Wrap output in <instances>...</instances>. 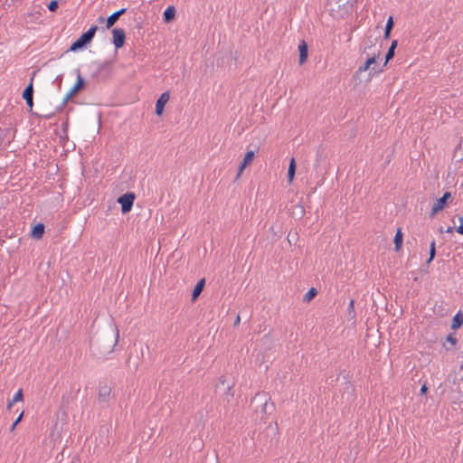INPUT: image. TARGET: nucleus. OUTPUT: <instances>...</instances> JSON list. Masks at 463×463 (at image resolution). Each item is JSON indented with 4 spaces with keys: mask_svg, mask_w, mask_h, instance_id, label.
Returning <instances> with one entry per match:
<instances>
[{
    "mask_svg": "<svg viewBox=\"0 0 463 463\" xmlns=\"http://www.w3.org/2000/svg\"><path fill=\"white\" fill-rule=\"evenodd\" d=\"M118 331H117L115 337L110 334H106L91 338L90 341V348L92 354L99 360L107 359L108 355L114 351L118 344Z\"/></svg>",
    "mask_w": 463,
    "mask_h": 463,
    "instance_id": "f257e3e1",
    "label": "nucleus"
},
{
    "mask_svg": "<svg viewBox=\"0 0 463 463\" xmlns=\"http://www.w3.org/2000/svg\"><path fill=\"white\" fill-rule=\"evenodd\" d=\"M357 0H328L327 5L333 17L343 19L349 15Z\"/></svg>",
    "mask_w": 463,
    "mask_h": 463,
    "instance_id": "f03ea898",
    "label": "nucleus"
},
{
    "mask_svg": "<svg viewBox=\"0 0 463 463\" xmlns=\"http://www.w3.org/2000/svg\"><path fill=\"white\" fill-rule=\"evenodd\" d=\"M97 30V25H91L87 32L83 33L75 42L72 43L69 51L78 52L86 48L91 43Z\"/></svg>",
    "mask_w": 463,
    "mask_h": 463,
    "instance_id": "7ed1b4c3",
    "label": "nucleus"
},
{
    "mask_svg": "<svg viewBox=\"0 0 463 463\" xmlns=\"http://www.w3.org/2000/svg\"><path fill=\"white\" fill-rule=\"evenodd\" d=\"M135 198L136 195L132 192H128L118 198L117 202L121 205V212L123 214L131 211Z\"/></svg>",
    "mask_w": 463,
    "mask_h": 463,
    "instance_id": "20e7f679",
    "label": "nucleus"
},
{
    "mask_svg": "<svg viewBox=\"0 0 463 463\" xmlns=\"http://www.w3.org/2000/svg\"><path fill=\"white\" fill-rule=\"evenodd\" d=\"M251 402H260L261 405V413L267 414L270 413L269 411V407L273 408L274 404L270 402V398H268L265 393H257L252 399Z\"/></svg>",
    "mask_w": 463,
    "mask_h": 463,
    "instance_id": "39448f33",
    "label": "nucleus"
},
{
    "mask_svg": "<svg viewBox=\"0 0 463 463\" xmlns=\"http://www.w3.org/2000/svg\"><path fill=\"white\" fill-rule=\"evenodd\" d=\"M451 198V194L449 192H446L443 195L439 198L436 203L432 206V210L430 213V217H433L439 211H442L448 204V201Z\"/></svg>",
    "mask_w": 463,
    "mask_h": 463,
    "instance_id": "423d86ee",
    "label": "nucleus"
},
{
    "mask_svg": "<svg viewBox=\"0 0 463 463\" xmlns=\"http://www.w3.org/2000/svg\"><path fill=\"white\" fill-rule=\"evenodd\" d=\"M126 41V33L122 28H114L112 30V43L116 49L124 46Z\"/></svg>",
    "mask_w": 463,
    "mask_h": 463,
    "instance_id": "0eeeda50",
    "label": "nucleus"
},
{
    "mask_svg": "<svg viewBox=\"0 0 463 463\" xmlns=\"http://www.w3.org/2000/svg\"><path fill=\"white\" fill-rule=\"evenodd\" d=\"M394 54H395V51L392 48L389 47V49L385 54V61H384L383 64L381 67H379V69H376V66H373L371 69V72L369 74V80H372L374 76H377L381 72H383L384 68L386 67L387 63L389 62V61H391L393 58Z\"/></svg>",
    "mask_w": 463,
    "mask_h": 463,
    "instance_id": "6e6552de",
    "label": "nucleus"
},
{
    "mask_svg": "<svg viewBox=\"0 0 463 463\" xmlns=\"http://www.w3.org/2000/svg\"><path fill=\"white\" fill-rule=\"evenodd\" d=\"M96 65V71L92 74V77H99L102 73L105 72L104 77H107L111 74L112 72V62L109 61H106L104 62H95Z\"/></svg>",
    "mask_w": 463,
    "mask_h": 463,
    "instance_id": "1a4fd4ad",
    "label": "nucleus"
},
{
    "mask_svg": "<svg viewBox=\"0 0 463 463\" xmlns=\"http://www.w3.org/2000/svg\"><path fill=\"white\" fill-rule=\"evenodd\" d=\"M373 66H376V69H379L377 65V60H374V57H367L366 61L362 65H360L357 71L354 72V77H358L362 72L367 71L371 72V69ZM370 73H368V75ZM367 80H370L369 78L367 79Z\"/></svg>",
    "mask_w": 463,
    "mask_h": 463,
    "instance_id": "9d476101",
    "label": "nucleus"
},
{
    "mask_svg": "<svg viewBox=\"0 0 463 463\" xmlns=\"http://www.w3.org/2000/svg\"><path fill=\"white\" fill-rule=\"evenodd\" d=\"M112 388L108 384H99L98 391V400L99 403H108L110 395H111Z\"/></svg>",
    "mask_w": 463,
    "mask_h": 463,
    "instance_id": "9b49d317",
    "label": "nucleus"
},
{
    "mask_svg": "<svg viewBox=\"0 0 463 463\" xmlns=\"http://www.w3.org/2000/svg\"><path fill=\"white\" fill-rule=\"evenodd\" d=\"M169 93L167 91L163 92L157 99L156 103L155 112L157 116H161L164 112V109L167 101L169 100Z\"/></svg>",
    "mask_w": 463,
    "mask_h": 463,
    "instance_id": "f8f14e48",
    "label": "nucleus"
},
{
    "mask_svg": "<svg viewBox=\"0 0 463 463\" xmlns=\"http://www.w3.org/2000/svg\"><path fill=\"white\" fill-rule=\"evenodd\" d=\"M299 59L298 62L300 65L304 64L308 57V45L302 40L298 44Z\"/></svg>",
    "mask_w": 463,
    "mask_h": 463,
    "instance_id": "ddd939ff",
    "label": "nucleus"
},
{
    "mask_svg": "<svg viewBox=\"0 0 463 463\" xmlns=\"http://www.w3.org/2000/svg\"><path fill=\"white\" fill-rule=\"evenodd\" d=\"M127 12V8H121L116 12H114L112 14H110L107 20H106V27L109 29L112 27L117 21L119 19L121 15H123Z\"/></svg>",
    "mask_w": 463,
    "mask_h": 463,
    "instance_id": "4468645a",
    "label": "nucleus"
},
{
    "mask_svg": "<svg viewBox=\"0 0 463 463\" xmlns=\"http://www.w3.org/2000/svg\"><path fill=\"white\" fill-rule=\"evenodd\" d=\"M44 230H45L44 224L42 222H38L33 226L30 236L33 239L40 240L43 238V236L44 234Z\"/></svg>",
    "mask_w": 463,
    "mask_h": 463,
    "instance_id": "2eb2a0df",
    "label": "nucleus"
},
{
    "mask_svg": "<svg viewBox=\"0 0 463 463\" xmlns=\"http://www.w3.org/2000/svg\"><path fill=\"white\" fill-rule=\"evenodd\" d=\"M364 53L366 54L367 57H374V60H377L381 55V46L376 44L366 46Z\"/></svg>",
    "mask_w": 463,
    "mask_h": 463,
    "instance_id": "dca6fc26",
    "label": "nucleus"
},
{
    "mask_svg": "<svg viewBox=\"0 0 463 463\" xmlns=\"http://www.w3.org/2000/svg\"><path fill=\"white\" fill-rule=\"evenodd\" d=\"M453 159L457 163L463 162V137L460 138L458 144L457 145V146L454 150Z\"/></svg>",
    "mask_w": 463,
    "mask_h": 463,
    "instance_id": "f3484780",
    "label": "nucleus"
},
{
    "mask_svg": "<svg viewBox=\"0 0 463 463\" xmlns=\"http://www.w3.org/2000/svg\"><path fill=\"white\" fill-rule=\"evenodd\" d=\"M176 10L174 5H170L165 8L163 13V21L165 23H170L175 17Z\"/></svg>",
    "mask_w": 463,
    "mask_h": 463,
    "instance_id": "a211bd4d",
    "label": "nucleus"
},
{
    "mask_svg": "<svg viewBox=\"0 0 463 463\" xmlns=\"http://www.w3.org/2000/svg\"><path fill=\"white\" fill-rule=\"evenodd\" d=\"M204 285H205L204 279H201L200 280H198V282L196 283V285L194 288L193 292H192V301H195L198 298V297L200 296V294L202 293V291L204 288Z\"/></svg>",
    "mask_w": 463,
    "mask_h": 463,
    "instance_id": "6ab92c4d",
    "label": "nucleus"
},
{
    "mask_svg": "<svg viewBox=\"0 0 463 463\" xmlns=\"http://www.w3.org/2000/svg\"><path fill=\"white\" fill-rule=\"evenodd\" d=\"M296 168H297L296 160H295L294 157H292L290 159V162H289V165H288V175H287L288 181L289 184L292 183V181H293V179L295 177Z\"/></svg>",
    "mask_w": 463,
    "mask_h": 463,
    "instance_id": "aec40b11",
    "label": "nucleus"
},
{
    "mask_svg": "<svg viewBox=\"0 0 463 463\" xmlns=\"http://www.w3.org/2000/svg\"><path fill=\"white\" fill-rule=\"evenodd\" d=\"M402 229L399 228L394 235L393 243H394V250L395 251H399L402 249Z\"/></svg>",
    "mask_w": 463,
    "mask_h": 463,
    "instance_id": "412c9836",
    "label": "nucleus"
},
{
    "mask_svg": "<svg viewBox=\"0 0 463 463\" xmlns=\"http://www.w3.org/2000/svg\"><path fill=\"white\" fill-rule=\"evenodd\" d=\"M33 77L31 78L29 84L25 87L23 91L22 97L24 99L33 98Z\"/></svg>",
    "mask_w": 463,
    "mask_h": 463,
    "instance_id": "4be33fe9",
    "label": "nucleus"
},
{
    "mask_svg": "<svg viewBox=\"0 0 463 463\" xmlns=\"http://www.w3.org/2000/svg\"><path fill=\"white\" fill-rule=\"evenodd\" d=\"M77 72H78V75H77L76 82L74 83L72 88H74L75 90H77L79 92L82 89H84V87L86 85V81H85L84 78L80 75L79 69L77 70Z\"/></svg>",
    "mask_w": 463,
    "mask_h": 463,
    "instance_id": "5701e85b",
    "label": "nucleus"
},
{
    "mask_svg": "<svg viewBox=\"0 0 463 463\" xmlns=\"http://www.w3.org/2000/svg\"><path fill=\"white\" fill-rule=\"evenodd\" d=\"M393 26H394V22H393V17L392 16H389L387 22H386V24H385V29H384V39H389L390 38V35H391V33H392V30L393 29Z\"/></svg>",
    "mask_w": 463,
    "mask_h": 463,
    "instance_id": "b1692460",
    "label": "nucleus"
},
{
    "mask_svg": "<svg viewBox=\"0 0 463 463\" xmlns=\"http://www.w3.org/2000/svg\"><path fill=\"white\" fill-rule=\"evenodd\" d=\"M462 324H463V315L460 312H458L452 319L451 328L458 329L462 326Z\"/></svg>",
    "mask_w": 463,
    "mask_h": 463,
    "instance_id": "393cba45",
    "label": "nucleus"
},
{
    "mask_svg": "<svg viewBox=\"0 0 463 463\" xmlns=\"http://www.w3.org/2000/svg\"><path fill=\"white\" fill-rule=\"evenodd\" d=\"M76 93H78L77 90H75L74 88H71V90L67 93V95L64 97L63 100L61 101V105L57 107V111H61L62 108L68 103L69 99L74 96Z\"/></svg>",
    "mask_w": 463,
    "mask_h": 463,
    "instance_id": "a878e982",
    "label": "nucleus"
},
{
    "mask_svg": "<svg viewBox=\"0 0 463 463\" xmlns=\"http://www.w3.org/2000/svg\"><path fill=\"white\" fill-rule=\"evenodd\" d=\"M223 396H224L223 400L227 403H229L232 400V398L234 397L233 384L227 385V387L224 390Z\"/></svg>",
    "mask_w": 463,
    "mask_h": 463,
    "instance_id": "bb28decb",
    "label": "nucleus"
},
{
    "mask_svg": "<svg viewBox=\"0 0 463 463\" xmlns=\"http://www.w3.org/2000/svg\"><path fill=\"white\" fill-rule=\"evenodd\" d=\"M436 256V241L433 239L430 243V257L426 260V264L429 265Z\"/></svg>",
    "mask_w": 463,
    "mask_h": 463,
    "instance_id": "cd10ccee",
    "label": "nucleus"
},
{
    "mask_svg": "<svg viewBox=\"0 0 463 463\" xmlns=\"http://www.w3.org/2000/svg\"><path fill=\"white\" fill-rule=\"evenodd\" d=\"M317 295V290L315 288H311L308 289V291L305 294L303 298L304 302H310Z\"/></svg>",
    "mask_w": 463,
    "mask_h": 463,
    "instance_id": "c85d7f7f",
    "label": "nucleus"
},
{
    "mask_svg": "<svg viewBox=\"0 0 463 463\" xmlns=\"http://www.w3.org/2000/svg\"><path fill=\"white\" fill-rule=\"evenodd\" d=\"M254 156L255 152L253 150L247 151L241 162L248 166L253 161Z\"/></svg>",
    "mask_w": 463,
    "mask_h": 463,
    "instance_id": "c756f323",
    "label": "nucleus"
},
{
    "mask_svg": "<svg viewBox=\"0 0 463 463\" xmlns=\"http://www.w3.org/2000/svg\"><path fill=\"white\" fill-rule=\"evenodd\" d=\"M13 402H22L24 400V393H23V390L22 389H19L15 394L14 395L13 397Z\"/></svg>",
    "mask_w": 463,
    "mask_h": 463,
    "instance_id": "7c9ffc66",
    "label": "nucleus"
},
{
    "mask_svg": "<svg viewBox=\"0 0 463 463\" xmlns=\"http://www.w3.org/2000/svg\"><path fill=\"white\" fill-rule=\"evenodd\" d=\"M48 9L50 12H55L58 7H59V3L57 0H52L48 5H47Z\"/></svg>",
    "mask_w": 463,
    "mask_h": 463,
    "instance_id": "2f4dec72",
    "label": "nucleus"
},
{
    "mask_svg": "<svg viewBox=\"0 0 463 463\" xmlns=\"http://www.w3.org/2000/svg\"><path fill=\"white\" fill-rule=\"evenodd\" d=\"M24 416V411L20 413V415L17 417V419L13 422L12 426L10 427V431H14L18 423L22 420Z\"/></svg>",
    "mask_w": 463,
    "mask_h": 463,
    "instance_id": "473e14b6",
    "label": "nucleus"
},
{
    "mask_svg": "<svg viewBox=\"0 0 463 463\" xmlns=\"http://www.w3.org/2000/svg\"><path fill=\"white\" fill-rule=\"evenodd\" d=\"M225 383H226L225 375L220 376L218 383L215 385V389L218 390L221 387V385H224Z\"/></svg>",
    "mask_w": 463,
    "mask_h": 463,
    "instance_id": "72a5a7b5",
    "label": "nucleus"
},
{
    "mask_svg": "<svg viewBox=\"0 0 463 463\" xmlns=\"http://www.w3.org/2000/svg\"><path fill=\"white\" fill-rule=\"evenodd\" d=\"M458 221H459V225H458V227L456 228V231L458 233L463 235V216H460L458 218Z\"/></svg>",
    "mask_w": 463,
    "mask_h": 463,
    "instance_id": "f704fd0d",
    "label": "nucleus"
},
{
    "mask_svg": "<svg viewBox=\"0 0 463 463\" xmlns=\"http://www.w3.org/2000/svg\"><path fill=\"white\" fill-rule=\"evenodd\" d=\"M246 166L247 165L241 162V164L239 165L238 173H237V175H236V180L240 178L241 175L242 174V172L246 168Z\"/></svg>",
    "mask_w": 463,
    "mask_h": 463,
    "instance_id": "c9c22d12",
    "label": "nucleus"
},
{
    "mask_svg": "<svg viewBox=\"0 0 463 463\" xmlns=\"http://www.w3.org/2000/svg\"><path fill=\"white\" fill-rule=\"evenodd\" d=\"M25 100V103L29 109V111L33 114V99H24Z\"/></svg>",
    "mask_w": 463,
    "mask_h": 463,
    "instance_id": "e433bc0d",
    "label": "nucleus"
},
{
    "mask_svg": "<svg viewBox=\"0 0 463 463\" xmlns=\"http://www.w3.org/2000/svg\"><path fill=\"white\" fill-rule=\"evenodd\" d=\"M447 341L449 342L452 345H455L457 344L458 340L452 335H449L448 337H447Z\"/></svg>",
    "mask_w": 463,
    "mask_h": 463,
    "instance_id": "4c0bfd02",
    "label": "nucleus"
},
{
    "mask_svg": "<svg viewBox=\"0 0 463 463\" xmlns=\"http://www.w3.org/2000/svg\"><path fill=\"white\" fill-rule=\"evenodd\" d=\"M427 392H428V387H427V385L424 383V384H422V385H421V387H420V393L421 395H424V394H426V393H427Z\"/></svg>",
    "mask_w": 463,
    "mask_h": 463,
    "instance_id": "58836bf2",
    "label": "nucleus"
},
{
    "mask_svg": "<svg viewBox=\"0 0 463 463\" xmlns=\"http://www.w3.org/2000/svg\"><path fill=\"white\" fill-rule=\"evenodd\" d=\"M354 308V300L351 299L348 305V310L349 312L353 311Z\"/></svg>",
    "mask_w": 463,
    "mask_h": 463,
    "instance_id": "ea45409f",
    "label": "nucleus"
},
{
    "mask_svg": "<svg viewBox=\"0 0 463 463\" xmlns=\"http://www.w3.org/2000/svg\"><path fill=\"white\" fill-rule=\"evenodd\" d=\"M397 45H398V41H397V40H393V41L392 42V43H391L390 48H392V49L395 51V49H396Z\"/></svg>",
    "mask_w": 463,
    "mask_h": 463,
    "instance_id": "a19ab883",
    "label": "nucleus"
},
{
    "mask_svg": "<svg viewBox=\"0 0 463 463\" xmlns=\"http://www.w3.org/2000/svg\"><path fill=\"white\" fill-rule=\"evenodd\" d=\"M240 322H241V317H240V315H238L235 318V321H234V324L233 326H238L240 325Z\"/></svg>",
    "mask_w": 463,
    "mask_h": 463,
    "instance_id": "79ce46f5",
    "label": "nucleus"
},
{
    "mask_svg": "<svg viewBox=\"0 0 463 463\" xmlns=\"http://www.w3.org/2000/svg\"><path fill=\"white\" fill-rule=\"evenodd\" d=\"M14 403H15V402H13V400H11L10 402H8L7 406H6V409H7L8 411H10V410H11V408L13 407V405H14Z\"/></svg>",
    "mask_w": 463,
    "mask_h": 463,
    "instance_id": "37998d69",
    "label": "nucleus"
},
{
    "mask_svg": "<svg viewBox=\"0 0 463 463\" xmlns=\"http://www.w3.org/2000/svg\"><path fill=\"white\" fill-rule=\"evenodd\" d=\"M454 231V227H448V229L445 231L447 233H451Z\"/></svg>",
    "mask_w": 463,
    "mask_h": 463,
    "instance_id": "c03bdc74",
    "label": "nucleus"
},
{
    "mask_svg": "<svg viewBox=\"0 0 463 463\" xmlns=\"http://www.w3.org/2000/svg\"><path fill=\"white\" fill-rule=\"evenodd\" d=\"M52 115H53L52 113H51L49 115H44L43 118L49 119V118H51L52 117Z\"/></svg>",
    "mask_w": 463,
    "mask_h": 463,
    "instance_id": "a18cd8bd",
    "label": "nucleus"
},
{
    "mask_svg": "<svg viewBox=\"0 0 463 463\" xmlns=\"http://www.w3.org/2000/svg\"><path fill=\"white\" fill-rule=\"evenodd\" d=\"M104 21H105V19H104L102 16L99 17V23H102V22H104Z\"/></svg>",
    "mask_w": 463,
    "mask_h": 463,
    "instance_id": "49530a36",
    "label": "nucleus"
},
{
    "mask_svg": "<svg viewBox=\"0 0 463 463\" xmlns=\"http://www.w3.org/2000/svg\"><path fill=\"white\" fill-rule=\"evenodd\" d=\"M439 232H441V233H442V232H444V231H443V228H442V227H440V229H439Z\"/></svg>",
    "mask_w": 463,
    "mask_h": 463,
    "instance_id": "de8ad7c7",
    "label": "nucleus"
},
{
    "mask_svg": "<svg viewBox=\"0 0 463 463\" xmlns=\"http://www.w3.org/2000/svg\"><path fill=\"white\" fill-rule=\"evenodd\" d=\"M461 187H463V182H462V184H461Z\"/></svg>",
    "mask_w": 463,
    "mask_h": 463,
    "instance_id": "09e8293b",
    "label": "nucleus"
}]
</instances>
